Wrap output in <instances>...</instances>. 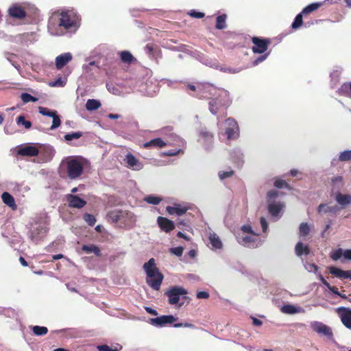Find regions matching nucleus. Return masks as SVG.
Listing matches in <instances>:
<instances>
[{
  "label": "nucleus",
  "instance_id": "29",
  "mask_svg": "<svg viewBox=\"0 0 351 351\" xmlns=\"http://www.w3.org/2000/svg\"><path fill=\"white\" fill-rule=\"evenodd\" d=\"M9 189L15 193H24L29 190L27 186L23 183L12 182L10 184Z\"/></svg>",
  "mask_w": 351,
  "mask_h": 351
},
{
  "label": "nucleus",
  "instance_id": "15",
  "mask_svg": "<svg viewBox=\"0 0 351 351\" xmlns=\"http://www.w3.org/2000/svg\"><path fill=\"white\" fill-rule=\"evenodd\" d=\"M285 207V204L281 202H276L268 203V211L272 217L276 218L278 220L280 218V212Z\"/></svg>",
  "mask_w": 351,
  "mask_h": 351
},
{
  "label": "nucleus",
  "instance_id": "38",
  "mask_svg": "<svg viewBox=\"0 0 351 351\" xmlns=\"http://www.w3.org/2000/svg\"><path fill=\"white\" fill-rule=\"evenodd\" d=\"M219 71L223 73H228L230 74H236L242 71V68L241 67H230L226 65H223L220 64L219 67Z\"/></svg>",
  "mask_w": 351,
  "mask_h": 351
},
{
  "label": "nucleus",
  "instance_id": "12",
  "mask_svg": "<svg viewBox=\"0 0 351 351\" xmlns=\"http://www.w3.org/2000/svg\"><path fill=\"white\" fill-rule=\"evenodd\" d=\"M173 138H174V142H175L174 145H176V147L173 149L163 152L162 153L161 156H176L178 154L184 153L183 147L186 145L185 141L178 136H173Z\"/></svg>",
  "mask_w": 351,
  "mask_h": 351
},
{
  "label": "nucleus",
  "instance_id": "11",
  "mask_svg": "<svg viewBox=\"0 0 351 351\" xmlns=\"http://www.w3.org/2000/svg\"><path fill=\"white\" fill-rule=\"evenodd\" d=\"M178 319L172 315H162L156 318H150L149 323L156 327H163L166 324H171Z\"/></svg>",
  "mask_w": 351,
  "mask_h": 351
},
{
  "label": "nucleus",
  "instance_id": "28",
  "mask_svg": "<svg viewBox=\"0 0 351 351\" xmlns=\"http://www.w3.org/2000/svg\"><path fill=\"white\" fill-rule=\"evenodd\" d=\"M187 209L185 207L181 206L179 204H176L173 206H167V211L170 215L176 214L178 216L184 215Z\"/></svg>",
  "mask_w": 351,
  "mask_h": 351
},
{
  "label": "nucleus",
  "instance_id": "27",
  "mask_svg": "<svg viewBox=\"0 0 351 351\" xmlns=\"http://www.w3.org/2000/svg\"><path fill=\"white\" fill-rule=\"evenodd\" d=\"M339 210H340V208L337 205L328 206L326 204H321L319 205V206L317 208V211L319 213H330L332 214H337Z\"/></svg>",
  "mask_w": 351,
  "mask_h": 351
},
{
  "label": "nucleus",
  "instance_id": "43",
  "mask_svg": "<svg viewBox=\"0 0 351 351\" xmlns=\"http://www.w3.org/2000/svg\"><path fill=\"white\" fill-rule=\"evenodd\" d=\"M226 15L221 14L216 19V28L218 29H223L226 27Z\"/></svg>",
  "mask_w": 351,
  "mask_h": 351
},
{
  "label": "nucleus",
  "instance_id": "10",
  "mask_svg": "<svg viewBox=\"0 0 351 351\" xmlns=\"http://www.w3.org/2000/svg\"><path fill=\"white\" fill-rule=\"evenodd\" d=\"M254 46L252 49L254 53H265L270 44V40L266 38H261L258 37H253L252 39Z\"/></svg>",
  "mask_w": 351,
  "mask_h": 351
},
{
  "label": "nucleus",
  "instance_id": "34",
  "mask_svg": "<svg viewBox=\"0 0 351 351\" xmlns=\"http://www.w3.org/2000/svg\"><path fill=\"white\" fill-rule=\"evenodd\" d=\"M281 311L285 314H295L303 311L300 307H296L292 304H286L281 308Z\"/></svg>",
  "mask_w": 351,
  "mask_h": 351
},
{
  "label": "nucleus",
  "instance_id": "64",
  "mask_svg": "<svg viewBox=\"0 0 351 351\" xmlns=\"http://www.w3.org/2000/svg\"><path fill=\"white\" fill-rule=\"evenodd\" d=\"M106 88L110 93L114 95H119L120 93L119 90L112 84L107 83Z\"/></svg>",
  "mask_w": 351,
  "mask_h": 351
},
{
  "label": "nucleus",
  "instance_id": "48",
  "mask_svg": "<svg viewBox=\"0 0 351 351\" xmlns=\"http://www.w3.org/2000/svg\"><path fill=\"white\" fill-rule=\"evenodd\" d=\"M303 15L304 14L302 12H300L295 16V18L291 25V27L293 29H296L302 26V25L303 23V20H302Z\"/></svg>",
  "mask_w": 351,
  "mask_h": 351
},
{
  "label": "nucleus",
  "instance_id": "44",
  "mask_svg": "<svg viewBox=\"0 0 351 351\" xmlns=\"http://www.w3.org/2000/svg\"><path fill=\"white\" fill-rule=\"evenodd\" d=\"M120 58L124 63H131L134 60V57L128 51H123L120 53Z\"/></svg>",
  "mask_w": 351,
  "mask_h": 351
},
{
  "label": "nucleus",
  "instance_id": "56",
  "mask_svg": "<svg viewBox=\"0 0 351 351\" xmlns=\"http://www.w3.org/2000/svg\"><path fill=\"white\" fill-rule=\"evenodd\" d=\"M279 193L276 190H271L267 193V202H273L278 197Z\"/></svg>",
  "mask_w": 351,
  "mask_h": 351
},
{
  "label": "nucleus",
  "instance_id": "13",
  "mask_svg": "<svg viewBox=\"0 0 351 351\" xmlns=\"http://www.w3.org/2000/svg\"><path fill=\"white\" fill-rule=\"evenodd\" d=\"M310 326L311 328L318 334L326 336L330 339H332V332L329 326L317 321L311 322Z\"/></svg>",
  "mask_w": 351,
  "mask_h": 351
},
{
  "label": "nucleus",
  "instance_id": "58",
  "mask_svg": "<svg viewBox=\"0 0 351 351\" xmlns=\"http://www.w3.org/2000/svg\"><path fill=\"white\" fill-rule=\"evenodd\" d=\"M234 173V171L232 169H227L224 171H220L218 173L220 180H223L231 177Z\"/></svg>",
  "mask_w": 351,
  "mask_h": 351
},
{
  "label": "nucleus",
  "instance_id": "62",
  "mask_svg": "<svg viewBox=\"0 0 351 351\" xmlns=\"http://www.w3.org/2000/svg\"><path fill=\"white\" fill-rule=\"evenodd\" d=\"M184 248L182 247H171L170 248L169 251L171 254L177 256H181L183 253Z\"/></svg>",
  "mask_w": 351,
  "mask_h": 351
},
{
  "label": "nucleus",
  "instance_id": "33",
  "mask_svg": "<svg viewBox=\"0 0 351 351\" xmlns=\"http://www.w3.org/2000/svg\"><path fill=\"white\" fill-rule=\"evenodd\" d=\"M295 254L301 257L303 254L308 255L310 253V249L308 245H304L302 242H298L295 247Z\"/></svg>",
  "mask_w": 351,
  "mask_h": 351
},
{
  "label": "nucleus",
  "instance_id": "42",
  "mask_svg": "<svg viewBox=\"0 0 351 351\" xmlns=\"http://www.w3.org/2000/svg\"><path fill=\"white\" fill-rule=\"evenodd\" d=\"M322 5V3H313L307 6H306L302 11L301 12L303 14H308L317 9H318L321 5Z\"/></svg>",
  "mask_w": 351,
  "mask_h": 351
},
{
  "label": "nucleus",
  "instance_id": "40",
  "mask_svg": "<svg viewBox=\"0 0 351 351\" xmlns=\"http://www.w3.org/2000/svg\"><path fill=\"white\" fill-rule=\"evenodd\" d=\"M186 87L191 91L189 94L193 97H199V93L201 88V83L186 84Z\"/></svg>",
  "mask_w": 351,
  "mask_h": 351
},
{
  "label": "nucleus",
  "instance_id": "19",
  "mask_svg": "<svg viewBox=\"0 0 351 351\" xmlns=\"http://www.w3.org/2000/svg\"><path fill=\"white\" fill-rule=\"evenodd\" d=\"M73 58L70 52H66L58 56L56 58V67L57 69H61L66 65Z\"/></svg>",
  "mask_w": 351,
  "mask_h": 351
},
{
  "label": "nucleus",
  "instance_id": "8",
  "mask_svg": "<svg viewBox=\"0 0 351 351\" xmlns=\"http://www.w3.org/2000/svg\"><path fill=\"white\" fill-rule=\"evenodd\" d=\"M197 141L206 152H210L214 147V134L206 128H202L199 132Z\"/></svg>",
  "mask_w": 351,
  "mask_h": 351
},
{
  "label": "nucleus",
  "instance_id": "45",
  "mask_svg": "<svg viewBox=\"0 0 351 351\" xmlns=\"http://www.w3.org/2000/svg\"><path fill=\"white\" fill-rule=\"evenodd\" d=\"M32 330L36 336H43L48 332V329L45 326H34L32 328Z\"/></svg>",
  "mask_w": 351,
  "mask_h": 351
},
{
  "label": "nucleus",
  "instance_id": "18",
  "mask_svg": "<svg viewBox=\"0 0 351 351\" xmlns=\"http://www.w3.org/2000/svg\"><path fill=\"white\" fill-rule=\"evenodd\" d=\"M66 199L69 206L71 208H82L86 204V202L84 199L76 195L69 194L66 196Z\"/></svg>",
  "mask_w": 351,
  "mask_h": 351
},
{
  "label": "nucleus",
  "instance_id": "41",
  "mask_svg": "<svg viewBox=\"0 0 351 351\" xmlns=\"http://www.w3.org/2000/svg\"><path fill=\"white\" fill-rule=\"evenodd\" d=\"M231 158L234 162H242L243 154L239 148H234L231 152Z\"/></svg>",
  "mask_w": 351,
  "mask_h": 351
},
{
  "label": "nucleus",
  "instance_id": "20",
  "mask_svg": "<svg viewBox=\"0 0 351 351\" xmlns=\"http://www.w3.org/2000/svg\"><path fill=\"white\" fill-rule=\"evenodd\" d=\"M220 102V97H218V99L216 98V97H214L213 99H211L208 103V109L210 112L216 115L221 107L223 106H228L231 104V99L229 97V102L226 104H219Z\"/></svg>",
  "mask_w": 351,
  "mask_h": 351
},
{
  "label": "nucleus",
  "instance_id": "4",
  "mask_svg": "<svg viewBox=\"0 0 351 351\" xmlns=\"http://www.w3.org/2000/svg\"><path fill=\"white\" fill-rule=\"evenodd\" d=\"M214 97H220L219 104H226L229 102V92L223 88H218L209 83L201 84L199 93V99H211Z\"/></svg>",
  "mask_w": 351,
  "mask_h": 351
},
{
  "label": "nucleus",
  "instance_id": "9",
  "mask_svg": "<svg viewBox=\"0 0 351 351\" xmlns=\"http://www.w3.org/2000/svg\"><path fill=\"white\" fill-rule=\"evenodd\" d=\"M187 294V291L183 287L175 286L171 287L167 293L166 295L169 298V303L174 305L178 304L180 297Z\"/></svg>",
  "mask_w": 351,
  "mask_h": 351
},
{
  "label": "nucleus",
  "instance_id": "59",
  "mask_svg": "<svg viewBox=\"0 0 351 351\" xmlns=\"http://www.w3.org/2000/svg\"><path fill=\"white\" fill-rule=\"evenodd\" d=\"M343 252L341 248H339L330 254V258L333 261L339 260L342 256H343Z\"/></svg>",
  "mask_w": 351,
  "mask_h": 351
},
{
  "label": "nucleus",
  "instance_id": "16",
  "mask_svg": "<svg viewBox=\"0 0 351 351\" xmlns=\"http://www.w3.org/2000/svg\"><path fill=\"white\" fill-rule=\"evenodd\" d=\"M337 312L340 315L343 324L347 328L351 329V309L341 306L337 308Z\"/></svg>",
  "mask_w": 351,
  "mask_h": 351
},
{
  "label": "nucleus",
  "instance_id": "14",
  "mask_svg": "<svg viewBox=\"0 0 351 351\" xmlns=\"http://www.w3.org/2000/svg\"><path fill=\"white\" fill-rule=\"evenodd\" d=\"M123 160L125 166L133 171H140L144 167L143 163L131 153H128Z\"/></svg>",
  "mask_w": 351,
  "mask_h": 351
},
{
  "label": "nucleus",
  "instance_id": "52",
  "mask_svg": "<svg viewBox=\"0 0 351 351\" xmlns=\"http://www.w3.org/2000/svg\"><path fill=\"white\" fill-rule=\"evenodd\" d=\"M53 118V123L50 127V130H55L58 128L61 124V120L60 117L57 114V112H55V114L51 117Z\"/></svg>",
  "mask_w": 351,
  "mask_h": 351
},
{
  "label": "nucleus",
  "instance_id": "57",
  "mask_svg": "<svg viewBox=\"0 0 351 351\" xmlns=\"http://www.w3.org/2000/svg\"><path fill=\"white\" fill-rule=\"evenodd\" d=\"M38 112L40 114H41L43 116L47 117H53V114H55L56 110H49L47 108L40 106L38 108Z\"/></svg>",
  "mask_w": 351,
  "mask_h": 351
},
{
  "label": "nucleus",
  "instance_id": "47",
  "mask_svg": "<svg viewBox=\"0 0 351 351\" xmlns=\"http://www.w3.org/2000/svg\"><path fill=\"white\" fill-rule=\"evenodd\" d=\"M144 200L149 204L158 205L161 202L162 199L158 196L151 195L145 197Z\"/></svg>",
  "mask_w": 351,
  "mask_h": 351
},
{
  "label": "nucleus",
  "instance_id": "7",
  "mask_svg": "<svg viewBox=\"0 0 351 351\" xmlns=\"http://www.w3.org/2000/svg\"><path fill=\"white\" fill-rule=\"evenodd\" d=\"M66 164L67 176L70 179H75L82 175L83 171V165L80 158H69L66 162Z\"/></svg>",
  "mask_w": 351,
  "mask_h": 351
},
{
  "label": "nucleus",
  "instance_id": "50",
  "mask_svg": "<svg viewBox=\"0 0 351 351\" xmlns=\"http://www.w3.org/2000/svg\"><path fill=\"white\" fill-rule=\"evenodd\" d=\"M274 184L278 189L285 188L287 189H291L290 185L288 183H287L286 181H285L282 179L276 178L274 181Z\"/></svg>",
  "mask_w": 351,
  "mask_h": 351
},
{
  "label": "nucleus",
  "instance_id": "54",
  "mask_svg": "<svg viewBox=\"0 0 351 351\" xmlns=\"http://www.w3.org/2000/svg\"><path fill=\"white\" fill-rule=\"evenodd\" d=\"M21 98L24 103L35 102L38 100L37 98L27 93H22Z\"/></svg>",
  "mask_w": 351,
  "mask_h": 351
},
{
  "label": "nucleus",
  "instance_id": "23",
  "mask_svg": "<svg viewBox=\"0 0 351 351\" xmlns=\"http://www.w3.org/2000/svg\"><path fill=\"white\" fill-rule=\"evenodd\" d=\"M329 272L340 279H350L351 280V269L342 270L339 268L330 266L328 267Z\"/></svg>",
  "mask_w": 351,
  "mask_h": 351
},
{
  "label": "nucleus",
  "instance_id": "37",
  "mask_svg": "<svg viewBox=\"0 0 351 351\" xmlns=\"http://www.w3.org/2000/svg\"><path fill=\"white\" fill-rule=\"evenodd\" d=\"M121 210H114L108 213V221L114 223H120Z\"/></svg>",
  "mask_w": 351,
  "mask_h": 351
},
{
  "label": "nucleus",
  "instance_id": "26",
  "mask_svg": "<svg viewBox=\"0 0 351 351\" xmlns=\"http://www.w3.org/2000/svg\"><path fill=\"white\" fill-rule=\"evenodd\" d=\"M208 240L212 246V249L220 250L223 247V243L219 237L215 232H210L208 235Z\"/></svg>",
  "mask_w": 351,
  "mask_h": 351
},
{
  "label": "nucleus",
  "instance_id": "1",
  "mask_svg": "<svg viewBox=\"0 0 351 351\" xmlns=\"http://www.w3.org/2000/svg\"><path fill=\"white\" fill-rule=\"evenodd\" d=\"M79 17L73 10L53 13L48 21V32L51 35L60 36L66 32H75L79 27Z\"/></svg>",
  "mask_w": 351,
  "mask_h": 351
},
{
  "label": "nucleus",
  "instance_id": "63",
  "mask_svg": "<svg viewBox=\"0 0 351 351\" xmlns=\"http://www.w3.org/2000/svg\"><path fill=\"white\" fill-rule=\"evenodd\" d=\"M268 56H269V53H264L263 55L258 57L256 59H255L253 61L252 65L257 66L258 64H259L260 63H261L262 62L265 60L267 59V58L268 57Z\"/></svg>",
  "mask_w": 351,
  "mask_h": 351
},
{
  "label": "nucleus",
  "instance_id": "46",
  "mask_svg": "<svg viewBox=\"0 0 351 351\" xmlns=\"http://www.w3.org/2000/svg\"><path fill=\"white\" fill-rule=\"evenodd\" d=\"M310 232V227L306 222L300 223L299 227V234L300 237H305Z\"/></svg>",
  "mask_w": 351,
  "mask_h": 351
},
{
  "label": "nucleus",
  "instance_id": "60",
  "mask_svg": "<svg viewBox=\"0 0 351 351\" xmlns=\"http://www.w3.org/2000/svg\"><path fill=\"white\" fill-rule=\"evenodd\" d=\"M84 219L87 223H88L91 226H93L96 222L95 217L93 215L88 213L84 215Z\"/></svg>",
  "mask_w": 351,
  "mask_h": 351
},
{
  "label": "nucleus",
  "instance_id": "31",
  "mask_svg": "<svg viewBox=\"0 0 351 351\" xmlns=\"http://www.w3.org/2000/svg\"><path fill=\"white\" fill-rule=\"evenodd\" d=\"M167 145V143H165L164 141L162 140L160 138H154L148 142H146L144 144V147L146 148H150V147H163Z\"/></svg>",
  "mask_w": 351,
  "mask_h": 351
},
{
  "label": "nucleus",
  "instance_id": "24",
  "mask_svg": "<svg viewBox=\"0 0 351 351\" xmlns=\"http://www.w3.org/2000/svg\"><path fill=\"white\" fill-rule=\"evenodd\" d=\"M9 14L16 19H21L25 17L26 13L19 5H14L8 10Z\"/></svg>",
  "mask_w": 351,
  "mask_h": 351
},
{
  "label": "nucleus",
  "instance_id": "30",
  "mask_svg": "<svg viewBox=\"0 0 351 351\" xmlns=\"http://www.w3.org/2000/svg\"><path fill=\"white\" fill-rule=\"evenodd\" d=\"M1 199L5 204L12 208L13 210L16 208L14 199L9 193L3 192L1 195Z\"/></svg>",
  "mask_w": 351,
  "mask_h": 351
},
{
  "label": "nucleus",
  "instance_id": "39",
  "mask_svg": "<svg viewBox=\"0 0 351 351\" xmlns=\"http://www.w3.org/2000/svg\"><path fill=\"white\" fill-rule=\"evenodd\" d=\"M101 106V103L99 100L90 99L86 103V108L88 111H93L98 109Z\"/></svg>",
  "mask_w": 351,
  "mask_h": 351
},
{
  "label": "nucleus",
  "instance_id": "32",
  "mask_svg": "<svg viewBox=\"0 0 351 351\" xmlns=\"http://www.w3.org/2000/svg\"><path fill=\"white\" fill-rule=\"evenodd\" d=\"M350 162L351 161V150H344L341 152L338 156L337 159L333 158L332 160V164L334 165L335 162Z\"/></svg>",
  "mask_w": 351,
  "mask_h": 351
},
{
  "label": "nucleus",
  "instance_id": "21",
  "mask_svg": "<svg viewBox=\"0 0 351 351\" xmlns=\"http://www.w3.org/2000/svg\"><path fill=\"white\" fill-rule=\"evenodd\" d=\"M38 149L36 147L31 145H27L21 147L17 151V154L19 155L25 156H36L38 154Z\"/></svg>",
  "mask_w": 351,
  "mask_h": 351
},
{
  "label": "nucleus",
  "instance_id": "61",
  "mask_svg": "<svg viewBox=\"0 0 351 351\" xmlns=\"http://www.w3.org/2000/svg\"><path fill=\"white\" fill-rule=\"evenodd\" d=\"M205 64L210 67L214 68L217 70L219 69V67L220 66V64L216 60H206L205 61Z\"/></svg>",
  "mask_w": 351,
  "mask_h": 351
},
{
  "label": "nucleus",
  "instance_id": "2",
  "mask_svg": "<svg viewBox=\"0 0 351 351\" xmlns=\"http://www.w3.org/2000/svg\"><path fill=\"white\" fill-rule=\"evenodd\" d=\"M143 269L146 273V282L154 290L158 291L160 289L164 276L156 267L154 258H150L143 265Z\"/></svg>",
  "mask_w": 351,
  "mask_h": 351
},
{
  "label": "nucleus",
  "instance_id": "6",
  "mask_svg": "<svg viewBox=\"0 0 351 351\" xmlns=\"http://www.w3.org/2000/svg\"><path fill=\"white\" fill-rule=\"evenodd\" d=\"M47 230L48 227L45 221H35L30 225L28 235L32 241L36 243L44 238Z\"/></svg>",
  "mask_w": 351,
  "mask_h": 351
},
{
  "label": "nucleus",
  "instance_id": "3",
  "mask_svg": "<svg viewBox=\"0 0 351 351\" xmlns=\"http://www.w3.org/2000/svg\"><path fill=\"white\" fill-rule=\"evenodd\" d=\"M237 242L245 247L255 248L261 245L258 234L250 225H243L235 234Z\"/></svg>",
  "mask_w": 351,
  "mask_h": 351
},
{
  "label": "nucleus",
  "instance_id": "35",
  "mask_svg": "<svg viewBox=\"0 0 351 351\" xmlns=\"http://www.w3.org/2000/svg\"><path fill=\"white\" fill-rule=\"evenodd\" d=\"M82 250L86 252V254H95L97 256H101V251L99 248L95 245H83L82 247Z\"/></svg>",
  "mask_w": 351,
  "mask_h": 351
},
{
  "label": "nucleus",
  "instance_id": "53",
  "mask_svg": "<svg viewBox=\"0 0 351 351\" xmlns=\"http://www.w3.org/2000/svg\"><path fill=\"white\" fill-rule=\"evenodd\" d=\"M304 267L306 271L314 274H317L318 270V267L315 264L308 262H304Z\"/></svg>",
  "mask_w": 351,
  "mask_h": 351
},
{
  "label": "nucleus",
  "instance_id": "25",
  "mask_svg": "<svg viewBox=\"0 0 351 351\" xmlns=\"http://www.w3.org/2000/svg\"><path fill=\"white\" fill-rule=\"evenodd\" d=\"M157 222L160 228L165 232H169L174 228L173 222L165 217H158Z\"/></svg>",
  "mask_w": 351,
  "mask_h": 351
},
{
  "label": "nucleus",
  "instance_id": "49",
  "mask_svg": "<svg viewBox=\"0 0 351 351\" xmlns=\"http://www.w3.org/2000/svg\"><path fill=\"white\" fill-rule=\"evenodd\" d=\"M16 123L20 125H22L26 129H29L32 127V123L29 121H26L24 116L21 115L16 119Z\"/></svg>",
  "mask_w": 351,
  "mask_h": 351
},
{
  "label": "nucleus",
  "instance_id": "51",
  "mask_svg": "<svg viewBox=\"0 0 351 351\" xmlns=\"http://www.w3.org/2000/svg\"><path fill=\"white\" fill-rule=\"evenodd\" d=\"M94 66H95L96 68H99V66L96 63V62L90 61L88 64H84L82 66V69L85 73H88L93 71V68Z\"/></svg>",
  "mask_w": 351,
  "mask_h": 351
},
{
  "label": "nucleus",
  "instance_id": "36",
  "mask_svg": "<svg viewBox=\"0 0 351 351\" xmlns=\"http://www.w3.org/2000/svg\"><path fill=\"white\" fill-rule=\"evenodd\" d=\"M331 183L332 186V191H339V190L343 186V177L340 176H335L331 179Z\"/></svg>",
  "mask_w": 351,
  "mask_h": 351
},
{
  "label": "nucleus",
  "instance_id": "22",
  "mask_svg": "<svg viewBox=\"0 0 351 351\" xmlns=\"http://www.w3.org/2000/svg\"><path fill=\"white\" fill-rule=\"evenodd\" d=\"M335 199L341 208H345L351 204L350 194H343L340 191H336Z\"/></svg>",
  "mask_w": 351,
  "mask_h": 351
},
{
  "label": "nucleus",
  "instance_id": "55",
  "mask_svg": "<svg viewBox=\"0 0 351 351\" xmlns=\"http://www.w3.org/2000/svg\"><path fill=\"white\" fill-rule=\"evenodd\" d=\"M82 136V133L81 132H71L68 133L64 136V139L66 141H70L73 139H77L80 138Z\"/></svg>",
  "mask_w": 351,
  "mask_h": 351
},
{
  "label": "nucleus",
  "instance_id": "17",
  "mask_svg": "<svg viewBox=\"0 0 351 351\" xmlns=\"http://www.w3.org/2000/svg\"><path fill=\"white\" fill-rule=\"evenodd\" d=\"M136 222V217L134 215L127 210H121L120 223H123L125 227L131 228Z\"/></svg>",
  "mask_w": 351,
  "mask_h": 351
},
{
  "label": "nucleus",
  "instance_id": "5",
  "mask_svg": "<svg viewBox=\"0 0 351 351\" xmlns=\"http://www.w3.org/2000/svg\"><path fill=\"white\" fill-rule=\"evenodd\" d=\"M217 125L219 135H226L228 140H235L239 136V128L237 122L233 118H228L223 122L219 121Z\"/></svg>",
  "mask_w": 351,
  "mask_h": 351
}]
</instances>
